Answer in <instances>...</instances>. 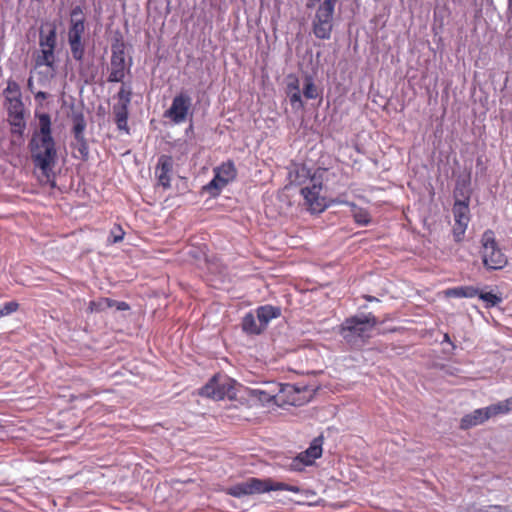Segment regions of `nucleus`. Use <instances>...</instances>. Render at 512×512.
<instances>
[{
	"label": "nucleus",
	"instance_id": "4468645a",
	"mask_svg": "<svg viewBox=\"0 0 512 512\" xmlns=\"http://www.w3.org/2000/svg\"><path fill=\"white\" fill-rule=\"evenodd\" d=\"M323 437L319 436L312 440L310 446L298 456H296L291 463L293 470L300 471L304 466L312 465L316 459L322 455Z\"/></svg>",
	"mask_w": 512,
	"mask_h": 512
},
{
	"label": "nucleus",
	"instance_id": "7ed1b4c3",
	"mask_svg": "<svg viewBox=\"0 0 512 512\" xmlns=\"http://www.w3.org/2000/svg\"><path fill=\"white\" fill-rule=\"evenodd\" d=\"M269 491H289L299 493L300 488L283 482H275L271 478L259 479L251 477L244 482L228 488L227 493L231 496L240 498L246 495L260 494Z\"/></svg>",
	"mask_w": 512,
	"mask_h": 512
},
{
	"label": "nucleus",
	"instance_id": "37998d69",
	"mask_svg": "<svg viewBox=\"0 0 512 512\" xmlns=\"http://www.w3.org/2000/svg\"><path fill=\"white\" fill-rule=\"evenodd\" d=\"M116 306H117V309H119V310L129 309V305L126 302H117Z\"/></svg>",
	"mask_w": 512,
	"mask_h": 512
},
{
	"label": "nucleus",
	"instance_id": "473e14b6",
	"mask_svg": "<svg viewBox=\"0 0 512 512\" xmlns=\"http://www.w3.org/2000/svg\"><path fill=\"white\" fill-rule=\"evenodd\" d=\"M75 141L76 143L74 148L79 152L82 159H87L89 155V147L85 136L81 138H75Z\"/></svg>",
	"mask_w": 512,
	"mask_h": 512
},
{
	"label": "nucleus",
	"instance_id": "a878e982",
	"mask_svg": "<svg viewBox=\"0 0 512 512\" xmlns=\"http://www.w3.org/2000/svg\"><path fill=\"white\" fill-rule=\"evenodd\" d=\"M3 94L6 101L21 99V91L19 84L14 80L9 79L7 81V87L5 88Z\"/></svg>",
	"mask_w": 512,
	"mask_h": 512
},
{
	"label": "nucleus",
	"instance_id": "c9c22d12",
	"mask_svg": "<svg viewBox=\"0 0 512 512\" xmlns=\"http://www.w3.org/2000/svg\"><path fill=\"white\" fill-rule=\"evenodd\" d=\"M1 311L3 312V316L10 315L16 312L19 309V304L16 301H10L0 306Z\"/></svg>",
	"mask_w": 512,
	"mask_h": 512
},
{
	"label": "nucleus",
	"instance_id": "ddd939ff",
	"mask_svg": "<svg viewBox=\"0 0 512 512\" xmlns=\"http://www.w3.org/2000/svg\"><path fill=\"white\" fill-rule=\"evenodd\" d=\"M192 107V98L186 92H180L173 100L165 116L176 124L186 121Z\"/></svg>",
	"mask_w": 512,
	"mask_h": 512
},
{
	"label": "nucleus",
	"instance_id": "2f4dec72",
	"mask_svg": "<svg viewBox=\"0 0 512 512\" xmlns=\"http://www.w3.org/2000/svg\"><path fill=\"white\" fill-rule=\"evenodd\" d=\"M125 231L119 224H115L114 227L110 231V235L108 237V242L110 244H115L121 242L124 239Z\"/></svg>",
	"mask_w": 512,
	"mask_h": 512
},
{
	"label": "nucleus",
	"instance_id": "72a5a7b5",
	"mask_svg": "<svg viewBox=\"0 0 512 512\" xmlns=\"http://www.w3.org/2000/svg\"><path fill=\"white\" fill-rule=\"evenodd\" d=\"M486 410H487L489 419L491 417H494V416H497V415H500V414H507V411L505 410V407L503 406L502 401H500V402H498L496 404H492L490 406H487Z\"/></svg>",
	"mask_w": 512,
	"mask_h": 512
},
{
	"label": "nucleus",
	"instance_id": "c03bdc74",
	"mask_svg": "<svg viewBox=\"0 0 512 512\" xmlns=\"http://www.w3.org/2000/svg\"><path fill=\"white\" fill-rule=\"evenodd\" d=\"M323 0H309V3L307 4V7H312L315 5L316 2L320 4Z\"/></svg>",
	"mask_w": 512,
	"mask_h": 512
},
{
	"label": "nucleus",
	"instance_id": "49530a36",
	"mask_svg": "<svg viewBox=\"0 0 512 512\" xmlns=\"http://www.w3.org/2000/svg\"><path fill=\"white\" fill-rule=\"evenodd\" d=\"M365 298H366V300H367V301H370V302H371V301H374V300H377V299H376L375 297H373V296H366Z\"/></svg>",
	"mask_w": 512,
	"mask_h": 512
},
{
	"label": "nucleus",
	"instance_id": "4c0bfd02",
	"mask_svg": "<svg viewBox=\"0 0 512 512\" xmlns=\"http://www.w3.org/2000/svg\"><path fill=\"white\" fill-rule=\"evenodd\" d=\"M483 512H510L509 509L500 505H489L482 507Z\"/></svg>",
	"mask_w": 512,
	"mask_h": 512
},
{
	"label": "nucleus",
	"instance_id": "9b49d317",
	"mask_svg": "<svg viewBox=\"0 0 512 512\" xmlns=\"http://www.w3.org/2000/svg\"><path fill=\"white\" fill-rule=\"evenodd\" d=\"M109 71L108 82L111 83L122 82L126 72L130 71V67H127L125 61V44L123 42L117 41L112 44Z\"/></svg>",
	"mask_w": 512,
	"mask_h": 512
},
{
	"label": "nucleus",
	"instance_id": "f03ea898",
	"mask_svg": "<svg viewBox=\"0 0 512 512\" xmlns=\"http://www.w3.org/2000/svg\"><path fill=\"white\" fill-rule=\"evenodd\" d=\"M377 324L378 319L373 313L351 316L341 323L338 333L350 346H360L371 337V332Z\"/></svg>",
	"mask_w": 512,
	"mask_h": 512
},
{
	"label": "nucleus",
	"instance_id": "4be33fe9",
	"mask_svg": "<svg viewBox=\"0 0 512 512\" xmlns=\"http://www.w3.org/2000/svg\"><path fill=\"white\" fill-rule=\"evenodd\" d=\"M257 317L253 313H247L242 320V329L248 334H260L265 328L260 323L257 324Z\"/></svg>",
	"mask_w": 512,
	"mask_h": 512
},
{
	"label": "nucleus",
	"instance_id": "7c9ffc66",
	"mask_svg": "<svg viewBox=\"0 0 512 512\" xmlns=\"http://www.w3.org/2000/svg\"><path fill=\"white\" fill-rule=\"evenodd\" d=\"M9 121L12 126V132L22 134L26 126L24 115L9 116Z\"/></svg>",
	"mask_w": 512,
	"mask_h": 512
},
{
	"label": "nucleus",
	"instance_id": "6e6552de",
	"mask_svg": "<svg viewBox=\"0 0 512 512\" xmlns=\"http://www.w3.org/2000/svg\"><path fill=\"white\" fill-rule=\"evenodd\" d=\"M198 394L202 397L213 400H223L224 398L234 399L236 391L234 382L226 376L214 375L201 389Z\"/></svg>",
	"mask_w": 512,
	"mask_h": 512
},
{
	"label": "nucleus",
	"instance_id": "bb28decb",
	"mask_svg": "<svg viewBox=\"0 0 512 512\" xmlns=\"http://www.w3.org/2000/svg\"><path fill=\"white\" fill-rule=\"evenodd\" d=\"M303 95L306 99H316L319 96L318 88L316 87L311 76H307L305 78Z\"/></svg>",
	"mask_w": 512,
	"mask_h": 512
},
{
	"label": "nucleus",
	"instance_id": "f3484780",
	"mask_svg": "<svg viewBox=\"0 0 512 512\" xmlns=\"http://www.w3.org/2000/svg\"><path fill=\"white\" fill-rule=\"evenodd\" d=\"M34 61L35 68L45 66L49 77L53 78L55 76L57 70L55 49L40 47Z\"/></svg>",
	"mask_w": 512,
	"mask_h": 512
},
{
	"label": "nucleus",
	"instance_id": "b1692460",
	"mask_svg": "<svg viewBox=\"0 0 512 512\" xmlns=\"http://www.w3.org/2000/svg\"><path fill=\"white\" fill-rule=\"evenodd\" d=\"M57 45V32L56 27L53 26L48 33L44 34L42 31L39 35V47L55 49Z\"/></svg>",
	"mask_w": 512,
	"mask_h": 512
},
{
	"label": "nucleus",
	"instance_id": "e433bc0d",
	"mask_svg": "<svg viewBox=\"0 0 512 512\" xmlns=\"http://www.w3.org/2000/svg\"><path fill=\"white\" fill-rule=\"evenodd\" d=\"M88 309L90 312H99L104 310L103 300L100 299L99 301H90Z\"/></svg>",
	"mask_w": 512,
	"mask_h": 512
},
{
	"label": "nucleus",
	"instance_id": "dca6fc26",
	"mask_svg": "<svg viewBox=\"0 0 512 512\" xmlns=\"http://www.w3.org/2000/svg\"><path fill=\"white\" fill-rule=\"evenodd\" d=\"M83 11L80 6L71 10V20L68 29V42L82 40L85 31V21L82 17Z\"/></svg>",
	"mask_w": 512,
	"mask_h": 512
},
{
	"label": "nucleus",
	"instance_id": "1a4fd4ad",
	"mask_svg": "<svg viewBox=\"0 0 512 512\" xmlns=\"http://www.w3.org/2000/svg\"><path fill=\"white\" fill-rule=\"evenodd\" d=\"M213 172V179L203 186V191H206L215 197L221 193L225 186L236 179L237 169L232 160H227L221 163V165L215 167Z\"/></svg>",
	"mask_w": 512,
	"mask_h": 512
},
{
	"label": "nucleus",
	"instance_id": "f257e3e1",
	"mask_svg": "<svg viewBox=\"0 0 512 512\" xmlns=\"http://www.w3.org/2000/svg\"><path fill=\"white\" fill-rule=\"evenodd\" d=\"M39 131L34 132L30 143L31 159L36 168L40 169L46 183L55 185L52 172L56 160L57 150L51 132V118L47 113L38 115Z\"/></svg>",
	"mask_w": 512,
	"mask_h": 512
},
{
	"label": "nucleus",
	"instance_id": "a211bd4d",
	"mask_svg": "<svg viewBox=\"0 0 512 512\" xmlns=\"http://www.w3.org/2000/svg\"><path fill=\"white\" fill-rule=\"evenodd\" d=\"M487 420H489V417H488L486 407L479 408L469 414L464 415L461 418L460 428L462 430H468L474 426L483 424Z\"/></svg>",
	"mask_w": 512,
	"mask_h": 512
},
{
	"label": "nucleus",
	"instance_id": "6ab92c4d",
	"mask_svg": "<svg viewBox=\"0 0 512 512\" xmlns=\"http://www.w3.org/2000/svg\"><path fill=\"white\" fill-rule=\"evenodd\" d=\"M277 387L278 383H268L264 389H253L251 395L263 404L277 405Z\"/></svg>",
	"mask_w": 512,
	"mask_h": 512
},
{
	"label": "nucleus",
	"instance_id": "412c9836",
	"mask_svg": "<svg viewBox=\"0 0 512 512\" xmlns=\"http://www.w3.org/2000/svg\"><path fill=\"white\" fill-rule=\"evenodd\" d=\"M280 314V308L271 305L260 306L257 309V318L264 328H266L269 321L278 318Z\"/></svg>",
	"mask_w": 512,
	"mask_h": 512
},
{
	"label": "nucleus",
	"instance_id": "cd10ccee",
	"mask_svg": "<svg viewBox=\"0 0 512 512\" xmlns=\"http://www.w3.org/2000/svg\"><path fill=\"white\" fill-rule=\"evenodd\" d=\"M71 50L72 57L77 62H82L85 54V45L82 40L68 42Z\"/></svg>",
	"mask_w": 512,
	"mask_h": 512
},
{
	"label": "nucleus",
	"instance_id": "9d476101",
	"mask_svg": "<svg viewBox=\"0 0 512 512\" xmlns=\"http://www.w3.org/2000/svg\"><path fill=\"white\" fill-rule=\"evenodd\" d=\"M132 91L131 88L122 85L117 93V103L113 105L112 113L115 124L119 131L125 134H130L128 126L129 105L131 103Z\"/></svg>",
	"mask_w": 512,
	"mask_h": 512
},
{
	"label": "nucleus",
	"instance_id": "20e7f679",
	"mask_svg": "<svg viewBox=\"0 0 512 512\" xmlns=\"http://www.w3.org/2000/svg\"><path fill=\"white\" fill-rule=\"evenodd\" d=\"M327 175L328 169H316L310 176L308 184L301 189V195L311 212L320 213L328 207L325 197L321 196L323 182L327 179Z\"/></svg>",
	"mask_w": 512,
	"mask_h": 512
},
{
	"label": "nucleus",
	"instance_id": "2eb2a0df",
	"mask_svg": "<svg viewBox=\"0 0 512 512\" xmlns=\"http://www.w3.org/2000/svg\"><path fill=\"white\" fill-rule=\"evenodd\" d=\"M173 173V159L169 155H161L155 168V175L158 184L164 189L171 187V177Z\"/></svg>",
	"mask_w": 512,
	"mask_h": 512
},
{
	"label": "nucleus",
	"instance_id": "5701e85b",
	"mask_svg": "<svg viewBox=\"0 0 512 512\" xmlns=\"http://www.w3.org/2000/svg\"><path fill=\"white\" fill-rule=\"evenodd\" d=\"M446 294L457 298H473L479 294V290L473 286H461L447 290Z\"/></svg>",
	"mask_w": 512,
	"mask_h": 512
},
{
	"label": "nucleus",
	"instance_id": "f704fd0d",
	"mask_svg": "<svg viewBox=\"0 0 512 512\" xmlns=\"http://www.w3.org/2000/svg\"><path fill=\"white\" fill-rule=\"evenodd\" d=\"M290 103L292 107L297 109H303L304 103L302 101L301 93L300 92H292L288 94Z\"/></svg>",
	"mask_w": 512,
	"mask_h": 512
},
{
	"label": "nucleus",
	"instance_id": "39448f33",
	"mask_svg": "<svg viewBox=\"0 0 512 512\" xmlns=\"http://www.w3.org/2000/svg\"><path fill=\"white\" fill-rule=\"evenodd\" d=\"M340 0H323L318 4L312 20V31L316 38L328 40L334 27L335 8Z\"/></svg>",
	"mask_w": 512,
	"mask_h": 512
},
{
	"label": "nucleus",
	"instance_id": "58836bf2",
	"mask_svg": "<svg viewBox=\"0 0 512 512\" xmlns=\"http://www.w3.org/2000/svg\"><path fill=\"white\" fill-rule=\"evenodd\" d=\"M292 92H300L299 81L296 78L294 79V81L289 82L287 85V94H290Z\"/></svg>",
	"mask_w": 512,
	"mask_h": 512
},
{
	"label": "nucleus",
	"instance_id": "ea45409f",
	"mask_svg": "<svg viewBox=\"0 0 512 512\" xmlns=\"http://www.w3.org/2000/svg\"><path fill=\"white\" fill-rule=\"evenodd\" d=\"M502 403H503V406L505 407V410L507 411V413L512 411V396L505 399L504 401H502Z\"/></svg>",
	"mask_w": 512,
	"mask_h": 512
},
{
	"label": "nucleus",
	"instance_id": "a18cd8bd",
	"mask_svg": "<svg viewBox=\"0 0 512 512\" xmlns=\"http://www.w3.org/2000/svg\"><path fill=\"white\" fill-rule=\"evenodd\" d=\"M27 85H28V88L32 91L33 90V81L31 78H29Z\"/></svg>",
	"mask_w": 512,
	"mask_h": 512
},
{
	"label": "nucleus",
	"instance_id": "79ce46f5",
	"mask_svg": "<svg viewBox=\"0 0 512 512\" xmlns=\"http://www.w3.org/2000/svg\"><path fill=\"white\" fill-rule=\"evenodd\" d=\"M48 97V94L46 92H43V91H39L35 94V99L36 100H45L46 98Z\"/></svg>",
	"mask_w": 512,
	"mask_h": 512
},
{
	"label": "nucleus",
	"instance_id": "a19ab883",
	"mask_svg": "<svg viewBox=\"0 0 512 512\" xmlns=\"http://www.w3.org/2000/svg\"><path fill=\"white\" fill-rule=\"evenodd\" d=\"M102 300H103V304H104V309L106 307L111 308L114 305H116V303H117L116 301H114V300H112L110 298H102Z\"/></svg>",
	"mask_w": 512,
	"mask_h": 512
},
{
	"label": "nucleus",
	"instance_id": "c756f323",
	"mask_svg": "<svg viewBox=\"0 0 512 512\" xmlns=\"http://www.w3.org/2000/svg\"><path fill=\"white\" fill-rule=\"evenodd\" d=\"M477 296L486 303L487 308L496 306L502 301L500 296L492 292H479Z\"/></svg>",
	"mask_w": 512,
	"mask_h": 512
},
{
	"label": "nucleus",
	"instance_id": "c85d7f7f",
	"mask_svg": "<svg viewBox=\"0 0 512 512\" xmlns=\"http://www.w3.org/2000/svg\"><path fill=\"white\" fill-rule=\"evenodd\" d=\"M7 102L9 116L24 115V105L21 99H14Z\"/></svg>",
	"mask_w": 512,
	"mask_h": 512
},
{
	"label": "nucleus",
	"instance_id": "f8f14e48",
	"mask_svg": "<svg viewBox=\"0 0 512 512\" xmlns=\"http://www.w3.org/2000/svg\"><path fill=\"white\" fill-rule=\"evenodd\" d=\"M455 225L453 235L455 241L462 240L470 221L469 197L465 200H456L452 208Z\"/></svg>",
	"mask_w": 512,
	"mask_h": 512
},
{
	"label": "nucleus",
	"instance_id": "aec40b11",
	"mask_svg": "<svg viewBox=\"0 0 512 512\" xmlns=\"http://www.w3.org/2000/svg\"><path fill=\"white\" fill-rule=\"evenodd\" d=\"M331 202L334 204H345L349 206L352 210L353 219L355 223H357L358 225L366 226L371 222V216L367 209L358 207L353 202L343 201L339 199L332 200Z\"/></svg>",
	"mask_w": 512,
	"mask_h": 512
},
{
	"label": "nucleus",
	"instance_id": "09e8293b",
	"mask_svg": "<svg viewBox=\"0 0 512 512\" xmlns=\"http://www.w3.org/2000/svg\"><path fill=\"white\" fill-rule=\"evenodd\" d=\"M510 512H512V510H510Z\"/></svg>",
	"mask_w": 512,
	"mask_h": 512
},
{
	"label": "nucleus",
	"instance_id": "de8ad7c7",
	"mask_svg": "<svg viewBox=\"0 0 512 512\" xmlns=\"http://www.w3.org/2000/svg\"><path fill=\"white\" fill-rule=\"evenodd\" d=\"M471 512H483V511H482V508H477V509H474V510H473V511H471Z\"/></svg>",
	"mask_w": 512,
	"mask_h": 512
},
{
	"label": "nucleus",
	"instance_id": "0eeeda50",
	"mask_svg": "<svg viewBox=\"0 0 512 512\" xmlns=\"http://www.w3.org/2000/svg\"><path fill=\"white\" fill-rule=\"evenodd\" d=\"M312 397V390L307 386H298L295 384L278 383L277 387V406H302L309 402Z\"/></svg>",
	"mask_w": 512,
	"mask_h": 512
},
{
	"label": "nucleus",
	"instance_id": "393cba45",
	"mask_svg": "<svg viewBox=\"0 0 512 512\" xmlns=\"http://www.w3.org/2000/svg\"><path fill=\"white\" fill-rule=\"evenodd\" d=\"M73 135L74 138L84 137V131L86 129V120L82 113L74 114L73 118Z\"/></svg>",
	"mask_w": 512,
	"mask_h": 512
},
{
	"label": "nucleus",
	"instance_id": "423d86ee",
	"mask_svg": "<svg viewBox=\"0 0 512 512\" xmlns=\"http://www.w3.org/2000/svg\"><path fill=\"white\" fill-rule=\"evenodd\" d=\"M481 257L487 269H502L507 264V258L499 248L492 230H486L481 237Z\"/></svg>",
	"mask_w": 512,
	"mask_h": 512
}]
</instances>
